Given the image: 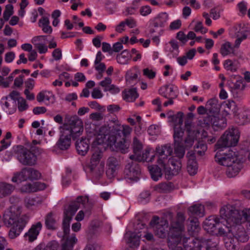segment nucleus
<instances>
[{"instance_id":"obj_40","label":"nucleus","mask_w":250,"mask_h":250,"mask_svg":"<svg viewBox=\"0 0 250 250\" xmlns=\"http://www.w3.org/2000/svg\"><path fill=\"white\" fill-rule=\"evenodd\" d=\"M27 180L26 174L24 167L21 169V171L14 173L11 181L14 183L19 184Z\"/></svg>"},{"instance_id":"obj_51","label":"nucleus","mask_w":250,"mask_h":250,"mask_svg":"<svg viewBox=\"0 0 250 250\" xmlns=\"http://www.w3.org/2000/svg\"><path fill=\"white\" fill-rule=\"evenodd\" d=\"M28 105L25 99L22 97H19L18 99V107L20 112L26 110L28 108Z\"/></svg>"},{"instance_id":"obj_10","label":"nucleus","mask_w":250,"mask_h":250,"mask_svg":"<svg viewBox=\"0 0 250 250\" xmlns=\"http://www.w3.org/2000/svg\"><path fill=\"white\" fill-rule=\"evenodd\" d=\"M167 164L171 165L173 169L167 166L166 163L160 164L164 168L166 178L170 180L174 175H176L181 171L182 167V163L179 160H177L174 157H170L167 160Z\"/></svg>"},{"instance_id":"obj_62","label":"nucleus","mask_w":250,"mask_h":250,"mask_svg":"<svg viewBox=\"0 0 250 250\" xmlns=\"http://www.w3.org/2000/svg\"><path fill=\"white\" fill-rule=\"evenodd\" d=\"M24 77V75L21 74L18 77H17L14 80V86L18 87L21 86L23 83Z\"/></svg>"},{"instance_id":"obj_50","label":"nucleus","mask_w":250,"mask_h":250,"mask_svg":"<svg viewBox=\"0 0 250 250\" xmlns=\"http://www.w3.org/2000/svg\"><path fill=\"white\" fill-rule=\"evenodd\" d=\"M224 66L227 70H230L231 72H235L237 69L236 65L229 59L225 61Z\"/></svg>"},{"instance_id":"obj_27","label":"nucleus","mask_w":250,"mask_h":250,"mask_svg":"<svg viewBox=\"0 0 250 250\" xmlns=\"http://www.w3.org/2000/svg\"><path fill=\"white\" fill-rule=\"evenodd\" d=\"M189 214L195 217H202L205 215L204 206L201 204L193 205L188 208Z\"/></svg>"},{"instance_id":"obj_14","label":"nucleus","mask_w":250,"mask_h":250,"mask_svg":"<svg viewBox=\"0 0 250 250\" xmlns=\"http://www.w3.org/2000/svg\"><path fill=\"white\" fill-rule=\"evenodd\" d=\"M110 140L112 145L119 148L122 153H125L127 152L129 146V142L124 138H121L118 136H110L108 138Z\"/></svg>"},{"instance_id":"obj_56","label":"nucleus","mask_w":250,"mask_h":250,"mask_svg":"<svg viewBox=\"0 0 250 250\" xmlns=\"http://www.w3.org/2000/svg\"><path fill=\"white\" fill-rule=\"evenodd\" d=\"M121 109V107L117 104H110L107 106V110L110 113L118 112Z\"/></svg>"},{"instance_id":"obj_17","label":"nucleus","mask_w":250,"mask_h":250,"mask_svg":"<svg viewBox=\"0 0 250 250\" xmlns=\"http://www.w3.org/2000/svg\"><path fill=\"white\" fill-rule=\"evenodd\" d=\"M187 157L188 158L187 167L188 172L190 175H194L196 174L198 168L195 152L192 151H188Z\"/></svg>"},{"instance_id":"obj_30","label":"nucleus","mask_w":250,"mask_h":250,"mask_svg":"<svg viewBox=\"0 0 250 250\" xmlns=\"http://www.w3.org/2000/svg\"><path fill=\"white\" fill-rule=\"evenodd\" d=\"M181 240L182 237L180 234L176 236L171 237L168 241V247L172 250H183L181 246H179V245H181Z\"/></svg>"},{"instance_id":"obj_5","label":"nucleus","mask_w":250,"mask_h":250,"mask_svg":"<svg viewBox=\"0 0 250 250\" xmlns=\"http://www.w3.org/2000/svg\"><path fill=\"white\" fill-rule=\"evenodd\" d=\"M222 151L220 150L217 152L214 157L215 161L220 165L227 167L226 173L228 177H233L242 168L243 163L232 151H229L228 154L222 153Z\"/></svg>"},{"instance_id":"obj_29","label":"nucleus","mask_w":250,"mask_h":250,"mask_svg":"<svg viewBox=\"0 0 250 250\" xmlns=\"http://www.w3.org/2000/svg\"><path fill=\"white\" fill-rule=\"evenodd\" d=\"M15 188L13 185L6 182H0V197L4 198L12 193Z\"/></svg>"},{"instance_id":"obj_7","label":"nucleus","mask_w":250,"mask_h":250,"mask_svg":"<svg viewBox=\"0 0 250 250\" xmlns=\"http://www.w3.org/2000/svg\"><path fill=\"white\" fill-rule=\"evenodd\" d=\"M191 239L189 238L183 241L185 250H215L218 243V238L216 237L201 238Z\"/></svg>"},{"instance_id":"obj_59","label":"nucleus","mask_w":250,"mask_h":250,"mask_svg":"<svg viewBox=\"0 0 250 250\" xmlns=\"http://www.w3.org/2000/svg\"><path fill=\"white\" fill-rule=\"evenodd\" d=\"M104 91H109L111 93L115 94L120 92V89L119 87L114 84H111L108 87L104 89Z\"/></svg>"},{"instance_id":"obj_25","label":"nucleus","mask_w":250,"mask_h":250,"mask_svg":"<svg viewBox=\"0 0 250 250\" xmlns=\"http://www.w3.org/2000/svg\"><path fill=\"white\" fill-rule=\"evenodd\" d=\"M225 246L228 250H238V243L231 234L227 235L224 238Z\"/></svg>"},{"instance_id":"obj_12","label":"nucleus","mask_w":250,"mask_h":250,"mask_svg":"<svg viewBox=\"0 0 250 250\" xmlns=\"http://www.w3.org/2000/svg\"><path fill=\"white\" fill-rule=\"evenodd\" d=\"M132 147L134 154L131 155L129 156L130 160H137L138 161H146L147 155L150 154L149 150L146 149L141 154V151L143 148V146L140 141L136 138L134 137L132 144Z\"/></svg>"},{"instance_id":"obj_58","label":"nucleus","mask_w":250,"mask_h":250,"mask_svg":"<svg viewBox=\"0 0 250 250\" xmlns=\"http://www.w3.org/2000/svg\"><path fill=\"white\" fill-rule=\"evenodd\" d=\"M34 85L35 81L32 78L28 79L25 82V89H27L28 90H32L34 87Z\"/></svg>"},{"instance_id":"obj_54","label":"nucleus","mask_w":250,"mask_h":250,"mask_svg":"<svg viewBox=\"0 0 250 250\" xmlns=\"http://www.w3.org/2000/svg\"><path fill=\"white\" fill-rule=\"evenodd\" d=\"M143 74L150 79L154 78L156 76V73L148 68L144 69Z\"/></svg>"},{"instance_id":"obj_15","label":"nucleus","mask_w":250,"mask_h":250,"mask_svg":"<svg viewBox=\"0 0 250 250\" xmlns=\"http://www.w3.org/2000/svg\"><path fill=\"white\" fill-rule=\"evenodd\" d=\"M42 228V224L41 222L32 225L28 231L24 234V239L29 242H33L37 239Z\"/></svg>"},{"instance_id":"obj_55","label":"nucleus","mask_w":250,"mask_h":250,"mask_svg":"<svg viewBox=\"0 0 250 250\" xmlns=\"http://www.w3.org/2000/svg\"><path fill=\"white\" fill-rule=\"evenodd\" d=\"M20 93L17 91L13 90L8 96L4 97L2 98V100H7L8 98H10L12 100H18V97L19 96Z\"/></svg>"},{"instance_id":"obj_28","label":"nucleus","mask_w":250,"mask_h":250,"mask_svg":"<svg viewBox=\"0 0 250 250\" xmlns=\"http://www.w3.org/2000/svg\"><path fill=\"white\" fill-rule=\"evenodd\" d=\"M107 165L108 168L106 173L108 176L110 177L114 176L116 167L118 165V161L114 157H110L107 159Z\"/></svg>"},{"instance_id":"obj_45","label":"nucleus","mask_w":250,"mask_h":250,"mask_svg":"<svg viewBox=\"0 0 250 250\" xmlns=\"http://www.w3.org/2000/svg\"><path fill=\"white\" fill-rule=\"evenodd\" d=\"M128 56V51L127 50H125L117 56L116 59L118 63L124 64L127 63Z\"/></svg>"},{"instance_id":"obj_37","label":"nucleus","mask_w":250,"mask_h":250,"mask_svg":"<svg viewBox=\"0 0 250 250\" xmlns=\"http://www.w3.org/2000/svg\"><path fill=\"white\" fill-rule=\"evenodd\" d=\"M237 110L238 108L234 101H229L225 103L224 104V111L227 114L235 116L237 113Z\"/></svg>"},{"instance_id":"obj_43","label":"nucleus","mask_w":250,"mask_h":250,"mask_svg":"<svg viewBox=\"0 0 250 250\" xmlns=\"http://www.w3.org/2000/svg\"><path fill=\"white\" fill-rule=\"evenodd\" d=\"M233 47L229 42H226L221 45L220 53L222 56H225L233 52Z\"/></svg>"},{"instance_id":"obj_6","label":"nucleus","mask_w":250,"mask_h":250,"mask_svg":"<svg viewBox=\"0 0 250 250\" xmlns=\"http://www.w3.org/2000/svg\"><path fill=\"white\" fill-rule=\"evenodd\" d=\"M40 149L31 146L28 149L22 145H16L13 147V154L18 161L23 166H33L37 161L36 153H40Z\"/></svg>"},{"instance_id":"obj_26","label":"nucleus","mask_w":250,"mask_h":250,"mask_svg":"<svg viewBox=\"0 0 250 250\" xmlns=\"http://www.w3.org/2000/svg\"><path fill=\"white\" fill-rule=\"evenodd\" d=\"M168 227V222L166 220H161L160 224L153 229L155 234L158 237L163 238L166 236V229Z\"/></svg>"},{"instance_id":"obj_31","label":"nucleus","mask_w":250,"mask_h":250,"mask_svg":"<svg viewBox=\"0 0 250 250\" xmlns=\"http://www.w3.org/2000/svg\"><path fill=\"white\" fill-rule=\"evenodd\" d=\"M139 94L136 88L125 90L122 92L123 99L128 102H133L138 97Z\"/></svg>"},{"instance_id":"obj_16","label":"nucleus","mask_w":250,"mask_h":250,"mask_svg":"<svg viewBox=\"0 0 250 250\" xmlns=\"http://www.w3.org/2000/svg\"><path fill=\"white\" fill-rule=\"evenodd\" d=\"M91 151L92 156L90 160V167L91 169L92 170L100 162L103 157V152L102 148L96 145L94 143L92 144Z\"/></svg>"},{"instance_id":"obj_38","label":"nucleus","mask_w":250,"mask_h":250,"mask_svg":"<svg viewBox=\"0 0 250 250\" xmlns=\"http://www.w3.org/2000/svg\"><path fill=\"white\" fill-rule=\"evenodd\" d=\"M119 128L115 129L116 132L114 136H118L121 138H125L130 134L132 131V128L128 125L119 126Z\"/></svg>"},{"instance_id":"obj_41","label":"nucleus","mask_w":250,"mask_h":250,"mask_svg":"<svg viewBox=\"0 0 250 250\" xmlns=\"http://www.w3.org/2000/svg\"><path fill=\"white\" fill-rule=\"evenodd\" d=\"M188 221H189L188 230L192 232H198L200 229L198 218L193 217L192 218H188Z\"/></svg>"},{"instance_id":"obj_64","label":"nucleus","mask_w":250,"mask_h":250,"mask_svg":"<svg viewBox=\"0 0 250 250\" xmlns=\"http://www.w3.org/2000/svg\"><path fill=\"white\" fill-rule=\"evenodd\" d=\"M159 129V126L156 125H151L148 128L147 132L150 135H155Z\"/></svg>"},{"instance_id":"obj_13","label":"nucleus","mask_w":250,"mask_h":250,"mask_svg":"<svg viewBox=\"0 0 250 250\" xmlns=\"http://www.w3.org/2000/svg\"><path fill=\"white\" fill-rule=\"evenodd\" d=\"M156 154L158 156V163L159 165L164 164L168 157L172 154L173 148L170 144L158 146L156 148Z\"/></svg>"},{"instance_id":"obj_11","label":"nucleus","mask_w":250,"mask_h":250,"mask_svg":"<svg viewBox=\"0 0 250 250\" xmlns=\"http://www.w3.org/2000/svg\"><path fill=\"white\" fill-rule=\"evenodd\" d=\"M137 160H130L125 165L124 169V173L128 179L137 181L141 174V168Z\"/></svg>"},{"instance_id":"obj_22","label":"nucleus","mask_w":250,"mask_h":250,"mask_svg":"<svg viewBox=\"0 0 250 250\" xmlns=\"http://www.w3.org/2000/svg\"><path fill=\"white\" fill-rule=\"evenodd\" d=\"M159 94L165 98L175 99L178 94L176 89H174L172 86L166 85L161 87L159 90Z\"/></svg>"},{"instance_id":"obj_33","label":"nucleus","mask_w":250,"mask_h":250,"mask_svg":"<svg viewBox=\"0 0 250 250\" xmlns=\"http://www.w3.org/2000/svg\"><path fill=\"white\" fill-rule=\"evenodd\" d=\"M45 224L48 229L55 230L57 229V221L52 212H50L46 215Z\"/></svg>"},{"instance_id":"obj_47","label":"nucleus","mask_w":250,"mask_h":250,"mask_svg":"<svg viewBox=\"0 0 250 250\" xmlns=\"http://www.w3.org/2000/svg\"><path fill=\"white\" fill-rule=\"evenodd\" d=\"M128 243L131 244L132 246H138L140 244V236L136 233H132L128 238Z\"/></svg>"},{"instance_id":"obj_1","label":"nucleus","mask_w":250,"mask_h":250,"mask_svg":"<svg viewBox=\"0 0 250 250\" xmlns=\"http://www.w3.org/2000/svg\"><path fill=\"white\" fill-rule=\"evenodd\" d=\"M88 199L86 196H79L75 200L70 202L69 205L65 207L63 211L62 229L63 231V238L65 239L62 244V250H73L77 239L75 234H72L69 237L70 223L72 217L75 215L79 208L82 206L85 207L88 203Z\"/></svg>"},{"instance_id":"obj_49","label":"nucleus","mask_w":250,"mask_h":250,"mask_svg":"<svg viewBox=\"0 0 250 250\" xmlns=\"http://www.w3.org/2000/svg\"><path fill=\"white\" fill-rule=\"evenodd\" d=\"M195 149H201V150H196V153L199 156L204 155L205 151L207 149V146L203 142H199L195 146Z\"/></svg>"},{"instance_id":"obj_20","label":"nucleus","mask_w":250,"mask_h":250,"mask_svg":"<svg viewBox=\"0 0 250 250\" xmlns=\"http://www.w3.org/2000/svg\"><path fill=\"white\" fill-rule=\"evenodd\" d=\"M236 229L231 233L233 237H235L237 242L245 243L248 241L249 237L247 234L244 228L240 226L234 225Z\"/></svg>"},{"instance_id":"obj_21","label":"nucleus","mask_w":250,"mask_h":250,"mask_svg":"<svg viewBox=\"0 0 250 250\" xmlns=\"http://www.w3.org/2000/svg\"><path fill=\"white\" fill-rule=\"evenodd\" d=\"M223 224V227H219L218 229V235L220 236H223L224 237L228 234H231L232 231H234L236 229V227L234 225H238L240 223H229V222H225V223H221Z\"/></svg>"},{"instance_id":"obj_19","label":"nucleus","mask_w":250,"mask_h":250,"mask_svg":"<svg viewBox=\"0 0 250 250\" xmlns=\"http://www.w3.org/2000/svg\"><path fill=\"white\" fill-rule=\"evenodd\" d=\"M208 121L209 123L207 122V124H209L210 123L212 124L215 130L222 129L227 125V121L225 118L223 117L220 118L214 115L208 117Z\"/></svg>"},{"instance_id":"obj_18","label":"nucleus","mask_w":250,"mask_h":250,"mask_svg":"<svg viewBox=\"0 0 250 250\" xmlns=\"http://www.w3.org/2000/svg\"><path fill=\"white\" fill-rule=\"evenodd\" d=\"M76 150L79 155L84 156L89 148V140L86 138H82L75 143Z\"/></svg>"},{"instance_id":"obj_44","label":"nucleus","mask_w":250,"mask_h":250,"mask_svg":"<svg viewBox=\"0 0 250 250\" xmlns=\"http://www.w3.org/2000/svg\"><path fill=\"white\" fill-rule=\"evenodd\" d=\"M228 83L230 87L231 92L240 89H244L245 88V85L243 82L240 81H237L235 83H233L231 81H228Z\"/></svg>"},{"instance_id":"obj_3","label":"nucleus","mask_w":250,"mask_h":250,"mask_svg":"<svg viewBox=\"0 0 250 250\" xmlns=\"http://www.w3.org/2000/svg\"><path fill=\"white\" fill-rule=\"evenodd\" d=\"M220 217L216 216H210L204 222V228L208 232L214 233L217 225L225 222H229L231 224L241 223L242 216L239 210L232 206L228 205L222 207L220 210Z\"/></svg>"},{"instance_id":"obj_42","label":"nucleus","mask_w":250,"mask_h":250,"mask_svg":"<svg viewBox=\"0 0 250 250\" xmlns=\"http://www.w3.org/2000/svg\"><path fill=\"white\" fill-rule=\"evenodd\" d=\"M235 117V122L239 125H244L249 122L248 115L245 112H242L237 114Z\"/></svg>"},{"instance_id":"obj_32","label":"nucleus","mask_w":250,"mask_h":250,"mask_svg":"<svg viewBox=\"0 0 250 250\" xmlns=\"http://www.w3.org/2000/svg\"><path fill=\"white\" fill-rule=\"evenodd\" d=\"M184 113L179 111L176 114H168L169 122L173 123L174 126H181L183 123Z\"/></svg>"},{"instance_id":"obj_36","label":"nucleus","mask_w":250,"mask_h":250,"mask_svg":"<svg viewBox=\"0 0 250 250\" xmlns=\"http://www.w3.org/2000/svg\"><path fill=\"white\" fill-rule=\"evenodd\" d=\"M184 130L181 126H174V144L184 143Z\"/></svg>"},{"instance_id":"obj_63","label":"nucleus","mask_w":250,"mask_h":250,"mask_svg":"<svg viewBox=\"0 0 250 250\" xmlns=\"http://www.w3.org/2000/svg\"><path fill=\"white\" fill-rule=\"evenodd\" d=\"M15 54L13 52H9L5 54L4 60L7 63L11 62L14 59Z\"/></svg>"},{"instance_id":"obj_24","label":"nucleus","mask_w":250,"mask_h":250,"mask_svg":"<svg viewBox=\"0 0 250 250\" xmlns=\"http://www.w3.org/2000/svg\"><path fill=\"white\" fill-rule=\"evenodd\" d=\"M185 220L184 214L181 212L177 214L176 220L171 221V227L178 231H182L184 229V222Z\"/></svg>"},{"instance_id":"obj_52","label":"nucleus","mask_w":250,"mask_h":250,"mask_svg":"<svg viewBox=\"0 0 250 250\" xmlns=\"http://www.w3.org/2000/svg\"><path fill=\"white\" fill-rule=\"evenodd\" d=\"M176 39L179 40L182 43V45H184L187 42V36L184 32L180 31L177 33Z\"/></svg>"},{"instance_id":"obj_4","label":"nucleus","mask_w":250,"mask_h":250,"mask_svg":"<svg viewBox=\"0 0 250 250\" xmlns=\"http://www.w3.org/2000/svg\"><path fill=\"white\" fill-rule=\"evenodd\" d=\"M15 207L11 206L3 214L4 224L7 227H11L8 234L10 239H15L20 235L29 220V217L26 215L19 217L21 213V208H16V213L15 212Z\"/></svg>"},{"instance_id":"obj_2","label":"nucleus","mask_w":250,"mask_h":250,"mask_svg":"<svg viewBox=\"0 0 250 250\" xmlns=\"http://www.w3.org/2000/svg\"><path fill=\"white\" fill-rule=\"evenodd\" d=\"M61 135L56 143V146L61 150L69 148L71 144V138L75 140L80 137L83 130L82 121L76 115L71 116L62 126L60 127Z\"/></svg>"},{"instance_id":"obj_53","label":"nucleus","mask_w":250,"mask_h":250,"mask_svg":"<svg viewBox=\"0 0 250 250\" xmlns=\"http://www.w3.org/2000/svg\"><path fill=\"white\" fill-rule=\"evenodd\" d=\"M59 247V244L56 241L49 242L45 247L46 250H57Z\"/></svg>"},{"instance_id":"obj_34","label":"nucleus","mask_w":250,"mask_h":250,"mask_svg":"<svg viewBox=\"0 0 250 250\" xmlns=\"http://www.w3.org/2000/svg\"><path fill=\"white\" fill-rule=\"evenodd\" d=\"M148 170L151 175V178L155 181H157L162 177V172L161 168L157 165H153L148 167Z\"/></svg>"},{"instance_id":"obj_9","label":"nucleus","mask_w":250,"mask_h":250,"mask_svg":"<svg viewBox=\"0 0 250 250\" xmlns=\"http://www.w3.org/2000/svg\"><path fill=\"white\" fill-rule=\"evenodd\" d=\"M240 133L237 127L228 129L222 135L215 145L216 149L234 146L237 144Z\"/></svg>"},{"instance_id":"obj_23","label":"nucleus","mask_w":250,"mask_h":250,"mask_svg":"<svg viewBox=\"0 0 250 250\" xmlns=\"http://www.w3.org/2000/svg\"><path fill=\"white\" fill-rule=\"evenodd\" d=\"M206 106L209 113L216 114L219 112L221 105L216 98H212L208 101Z\"/></svg>"},{"instance_id":"obj_35","label":"nucleus","mask_w":250,"mask_h":250,"mask_svg":"<svg viewBox=\"0 0 250 250\" xmlns=\"http://www.w3.org/2000/svg\"><path fill=\"white\" fill-rule=\"evenodd\" d=\"M168 18L166 13H161L153 21V26L155 27H163L166 24Z\"/></svg>"},{"instance_id":"obj_61","label":"nucleus","mask_w":250,"mask_h":250,"mask_svg":"<svg viewBox=\"0 0 250 250\" xmlns=\"http://www.w3.org/2000/svg\"><path fill=\"white\" fill-rule=\"evenodd\" d=\"M91 96L94 99H100L103 97V94L100 89L94 88L92 92Z\"/></svg>"},{"instance_id":"obj_48","label":"nucleus","mask_w":250,"mask_h":250,"mask_svg":"<svg viewBox=\"0 0 250 250\" xmlns=\"http://www.w3.org/2000/svg\"><path fill=\"white\" fill-rule=\"evenodd\" d=\"M13 14V6L9 4L6 5L5 10L3 14V19L5 21H8L9 18Z\"/></svg>"},{"instance_id":"obj_46","label":"nucleus","mask_w":250,"mask_h":250,"mask_svg":"<svg viewBox=\"0 0 250 250\" xmlns=\"http://www.w3.org/2000/svg\"><path fill=\"white\" fill-rule=\"evenodd\" d=\"M173 183L170 182L161 183L158 185V188L163 192H169L173 189Z\"/></svg>"},{"instance_id":"obj_39","label":"nucleus","mask_w":250,"mask_h":250,"mask_svg":"<svg viewBox=\"0 0 250 250\" xmlns=\"http://www.w3.org/2000/svg\"><path fill=\"white\" fill-rule=\"evenodd\" d=\"M27 180H38L41 177V173L37 170L31 167H24Z\"/></svg>"},{"instance_id":"obj_57","label":"nucleus","mask_w":250,"mask_h":250,"mask_svg":"<svg viewBox=\"0 0 250 250\" xmlns=\"http://www.w3.org/2000/svg\"><path fill=\"white\" fill-rule=\"evenodd\" d=\"M52 56L56 61L61 60L62 57L61 49L59 48L55 49L52 52Z\"/></svg>"},{"instance_id":"obj_60","label":"nucleus","mask_w":250,"mask_h":250,"mask_svg":"<svg viewBox=\"0 0 250 250\" xmlns=\"http://www.w3.org/2000/svg\"><path fill=\"white\" fill-rule=\"evenodd\" d=\"M140 14L143 16H146L151 12V9L148 5L142 6L140 9Z\"/></svg>"},{"instance_id":"obj_8","label":"nucleus","mask_w":250,"mask_h":250,"mask_svg":"<svg viewBox=\"0 0 250 250\" xmlns=\"http://www.w3.org/2000/svg\"><path fill=\"white\" fill-rule=\"evenodd\" d=\"M191 124L188 121L185 122V127L188 132V136L184 139V143L174 144V157L177 160L181 162L185 154L186 149H188L192 146L195 139L194 131L190 130Z\"/></svg>"}]
</instances>
